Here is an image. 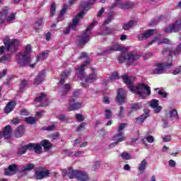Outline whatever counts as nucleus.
<instances>
[{
	"instance_id": "obj_1",
	"label": "nucleus",
	"mask_w": 181,
	"mask_h": 181,
	"mask_svg": "<svg viewBox=\"0 0 181 181\" xmlns=\"http://www.w3.org/2000/svg\"><path fill=\"white\" fill-rule=\"evenodd\" d=\"M122 80L127 87L134 94H137L139 98H146V95H151V86L146 85L145 83H139L136 87L132 83V79L127 75H123Z\"/></svg>"
},
{
	"instance_id": "obj_2",
	"label": "nucleus",
	"mask_w": 181,
	"mask_h": 181,
	"mask_svg": "<svg viewBox=\"0 0 181 181\" xmlns=\"http://www.w3.org/2000/svg\"><path fill=\"white\" fill-rule=\"evenodd\" d=\"M31 52L32 47L30 46V45H27L24 54H22V52H18L17 54V63L21 66V67H23L24 66H26V64H30L31 59L29 57V54H30Z\"/></svg>"
},
{
	"instance_id": "obj_3",
	"label": "nucleus",
	"mask_w": 181,
	"mask_h": 181,
	"mask_svg": "<svg viewBox=\"0 0 181 181\" xmlns=\"http://www.w3.org/2000/svg\"><path fill=\"white\" fill-rule=\"evenodd\" d=\"M97 25V21L92 22L83 32V33L78 36V46L83 48V46L87 45L90 42V35H91V30Z\"/></svg>"
},
{
	"instance_id": "obj_4",
	"label": "nucleus",
	"mask_w": 181,
	"mask_h": 181,
	"mask_svg": "<svg viewBox=\"0 0 181 181\" xmlns=\"http://www.w3.org/2000/svg\"><path fill=\"white\" fill-rule=\"evenodd\" d=\"M141 59L140 54H136L135 52L127 53L126 56L121 55L118 57L119 63H124L125 60H127V66H132L134 62L139 60Z\"/></svg>"
},
{
	"instance_id": "obj_5",
	"label": "nucleus",
	"mask_w": 181,
	"mask_h": 181,
	"mask_svg": "<svg viewBox=\"0 0 181 181\" xmlns=\"http://www.w3.org/2000/svg\"><path fill=\"white\" fill-rule=\"evenodd\" d=\"M68 177L69 179H77L79 181H87L88 180V174L87 173L76 170L71 168L68 170Z\"/></svg>"
},
{
	"instance_id": "obj_6",
	"label": "nucleus",
	"mask_w": 181,
	"mask_h": 181,
	"mask_svg": "<svg viewBox=\"0 0 181 181\" xmlns=\"http://www.w3.org/2000/svg\"><path fill=\"white\" fill-rule=\"evenodd\" d=\"M173 64L172 62L168 63H157L156 64V69L153 70V73L154 74H163V71H165V69H170Z\"/></svg>"
},
{
	"instance_id": "obj_7",
	"label": "nucleus",
	"mask_w": 181,
	"mask_h": 181,
	"mask_svg": "<svg viewBox=\"0 0 181 181\" xmlns=\"http://www.w3.org/2000/svg\"><path fill=\"white\" fill-rule=\"evenodd\" d=\"M83 13H84V11L76 15V16L72 20V23L69 24V27H67L66 30L64 31V35H69V33H70V29H76V26L79 23L80 19L83 18Z\"/></svg>"
},
{
	"instance_id": "obj_8",
	"label": "nucleus",
	"mask_w": 181,
	"mask_h": 181,
	"mask_svg": "<svg viewBox=\"0 0 181 181\" xmlns=\"http://www.w3.org/2000/svg\"><path fill=\"white\" fill-rule=\"evenodd\" d=\"M127 93L128 92L122 88L117 90L115 101L119 105H122V104L125 103V97H127Z\"/></svg>"
},
{
	"instance_id": "obj_9",
	"label": "nucleus",
	"mask_w": 181,
	"mask_h": 181,
	"mask_svg": "<svg viewBox=\"0 0 181 181\" xmlns=\"http://www.w3.org/2000/svg\"><path fill=\"white\" fill-rule=\"evenodd\" d=\"M88 64H90L89 59L86 60L85 64L81 65V66L75 68V74H76V76H78L81 80H83V78L86 77V69L84 67H86V66H88Z\"/></svg>"
},
{
	"instance_id": "obj_10",
	"label": "nucleus",
	"mask_w": 181,
	"mask_h": 181,
	"mask_svg": "<svg viewBox=\"0 0 181 181\" xmlns=\"http://www.w3.org/2000/svg\"><path fill=\"white\" fill-rule=\"evenodd\" d=\"M98 78V75L95 73H92L86 76L85 78V82H81V87H83L84 88H87V87H89L90 83H94V81H96Z\"/></svg>"
},
{
	"instance_id": "obj_11",
	"label": "nucleus",
	"mask_w": 181,
	"mask_h": 181,
	"mask_svg": "<svg viewBox=\"0 0 181 181\" xmlns=\"http://www.w3.org/2000/svg\"><path fill=\"white\" fill-rule=\"evenodd\" d=\"M126 139H127V138L125 136H122V133L116 134L113 136V141H115V142H113L109 145V149H112L113 148H115V146H117V145H118V144H119V142H122V141H125Z\"/></svg>"
},
{
	"instance_id": "obj_12",
	"label": "nucleus",
	"mask_w": 181,
	"mask_h": 181,
	"mask_svg": "<svg viewBox=\"0 0 181 181\" xmlns=\"http://www.w3.org/2000/svg\"><path fill=\"white\" fill-rule=\"evenodd\" d=\"M12 135V127L11 125H6L2 132H0V139L2 138H5V139H8Z\"/></svg>"
},
{
	"instance_id": "obj_13",
	"label": "nucleus",
	"mask_w": 181,
	"mask_h": 181,
	"mask_svg": "<svg viewBox=\"0 0 181 181\" xmlns=\"http://www.w3.org/2000/svg\"><path fill=\"white\" fill-rule=\"evenodd\" d=\"M45 78H46L45 71H41L40 72H39V74L35 76L33 81L34 86H40V84H42V83L45 81Z\"/></svg>"
},
{
	"instance_id": "obj_14",
	"label": "nucleus",
	"mask_w": 181,
	"mask_h": 181,
	"mask_svg": "<svg viewBox=\"0 0 181 181\" xmlns=\"http://www.w3.org/2000/svg\"><path fill=\"white\" fill-rule=\"evenodd\" d=\"M18 173V165L12 164L8 166V168H6L4 170V175L6 176H13Z\"/></svg>"
},
{
	"instance_id": "obj_15",
	"label": "nucleus",
	"mask_w": 181,
	"mask_h": 181,
	"mask_svg": "<svg viewBox=\"0 0 181 181\" xmlns=\"http://www.w3.org/2000/svg\"><path fill=\"white\" fill-rule=\"evenodd\" d=\"M28 148H30V151H34L35 153H37L38 155H40V153H42V145L40 144H33L30 143L28 144Z\"/></svg>"
},
{
	"instance_id": "obj_16",
	"label": "nucleus",
	"mask_w": 181,
	"mask_h": 181,
	"mask_svg": "<svg viewBox=\"0 0 181 181\" xmlns=\"http://www.w3.org/2000/svg\"><path fill=\"white\" fill-rule=\"evenodd\" d=\"M155 29H150L148 30L146 33H141L138 35V40H146V39H148V37H151L153 35V32H155Z\"/></svg>"
},
{
	"instance_id": "obj_17",
	"label": "nucleus",
	"mask_w": 181,
	"mask_h": 181,
	"mask_svg": "<svg viewBox=\"0 0 181 181\" xmlns=\"http://www.w3.org/2000/svg\"><path fill=\"white\" fill-rule=\"evenodd\" d=\"M81 108V103H76V100L71 98L69 100V111H76Z\"/></svg>"
},
{
	"instance_id": "obj_18",
	"label": "nucleus",
	"mask_w": 181,
	"mask_h": 181,
	"mask_svg": "<svg viewBox=\"0 0 181 181\" xmlns=\"http://www.w3.org/2000/svg\"><path fill=\"white\" fill-rule=\"evenodd\" d=\"M49 175H50V173H49V170H42V171H36L35 172V179L36 180H40L43 179L44 177H49Z\"/></svg>"
},
{
	"instance_id": "obj_19",
	"label": "nucleus",
	"mask_w": 181,
	"mask_h": 181,
	"mask_svg": "<svg viewBox=\"0 0 181 181\" xmlns=\"http://www.w3.org/2000/svg\"><path fill=\"white\" fill-rule=\"evenodd\" d=\"M15 107H16V102L15 100H11L8 102L4 108V112L6 114H9L10 112H12Z\"/></svg>"
},
{
	"instance_id": "obj_20",
	"label": "nucleus",
	"mask_w": 181,
	"mask_h": 181,
	"mask_svg": "<svg viewBox=\"0 0 181 181\" xmlns=\"http://www.w3.org/2000/svg\"><path fill=\"white\" fill-rule=\"evenodd\" d=\"M93 1H81L80 4V8H82L83 10L81 12H83L82 13V16L86 13V11H89L90 6L93 5Z\"/></svg>"
},
{
	"instance_id": "obj_21",
	"label": "nucleus",
	"mask_w": 181,
	"mask_h": 181,
	"mask_svg": "<svg viewBox=\"0 0 181 181\" xmlns=\"http://www.w3.org/2000/svg\"><path fill=\"white\" fill-rule=\"evenodd\" d=\"M40 144L45 151H50V149H52V148L53 147V144L50 143V141H49V140L47 139L42 140L41 141H40Z\"/></svg>"
},
{
	"instance_id": "obj_22",
	"label": "nucleus",
	"mask_w": 181,
	"mask_h": 181,
	"mask_svg": "<svg viewBox=\"0 0 181 181\" xmlns=\"http://www.w3.org/2000/svg\"><path fill=\"white\" fill-rule=\"evenodd\" d=\"M25 126H19L16 128V132H15V136L16 138H21L23 136V135L25 134Z\"/></svg>"
},
{
	"instance_id": "obj_23",
	"label": "nucleus",
	"mask_w": 181,
	"mask_h": 181,
	"mask_svg": "<svg viewBox=\"0 0 181 181\" xmlns=\"http://www.w3.org/2000/svg\"><path fill=\"white\" fill-rule=\"evenodd\" d=\"M149 117V112H145L144 114L141 115L140 117H136L135 119L136 124H144L145 122V119H146Z\"/></svg>"
},
{
	"instance_id": "obj_24",
	"label": "nucleus",
	"mask_w": 181,
	"mask_h": 181,
	"mask_svg": "<svg viewBox=\"0 0 181 181\" xmlns=\"http://www.w3.org/2000/svg\"><path fill=\"white\" fill-rule=\"evenodd\" d=\"M67 9H69V6L65 4L64 8H62L59 15L58 16V21H64V13L67 12Z\"/></svg>"
},
{
	"instance_id": "obj_25",
	"label": "nucleus",
	"mask_w": 181,
	"mask_h": 181,
	"mask_svg": "<svg viewBox=\"0 0 181 181\" xmlns=\"http://www.w3.org/2000/svg\"><path fill=\"white\" fill-rule=\"evenodd\" d=\"M134 25H136V21H129L127 23L123 24L122 29H124V30H129Z\"/></svg>"
},
{
	"instance_id": "obj_26",
	"label": "nucleus",
	"mask_w": 181,
	"mask_h": 181,
	"mask_svg": "<svg viewBox=\"0 0 181 181\" xmlns=\"http://www.w3.org/2000/svg\"><path fill=\"white\" fill-rule=\"evenodd\" d=\"M35 168V165L32 164V163H28L27 165H25L23 168H21L20 170V172L21 173H23L25 172H29L30 170H33V169Z\"/></svg>"
},
{
	"instance_id": "obj_27",
	"label": "nucleus",
	"mask_w": 181,
	"mask_h": 181,
	"mask_svg": "<svg viewBox=\"0 0 181 181\" xmlns=\"http://www.w3.org/2000/svg\"><path fill=\"white\" fill-rule=\"evenodd\" d=\"M181 53V43L177 46V48L174 51H169L168 56L172 57L174 54L175 56H177V54H180Z\"/></svg>"
},
{
	"instance_id": "obj_28",
	"label": "nucleus",
	"mask_w": 181,
	"mask_h": 181,
	"mask_svg": "<svg viewBox=\"0 0 181 181\" xmlns=\"http://www.w3.org/2000/svg\"><path fill=\"white\" fill-rule=\"evenodd\" d=\"M146 165H148L146 160H143L139 165V170H140V173L143 174L145 172Z\"/></svg>"
},
{
	"instance_id": "obj_29",
	"label": "nucleus",
	"mask_w": 181,
	"mask_h": 181,
	"mask_svg": "<svg viewBox=\"0 0 181 181\" xmlns=\"http://www.w3.org/2000/svg\"><path fill=\"white\" fill-rule=\"evenodd\" d=\"M30 151V148H29V144L25 145L23 147L20 148L18 151H17V155L21 156L25 155L26 153V151Z\"/></svg>"
},
{
	"instance_id": "obj_30",
	"label": "nucleus",
	"mask_w": 181,
	"mask_h": 181,
	"mask_svg": "<svg viewBox=\"0 0 181 181\" xmlns=\"http://www.w3.org/2000/svg\"><path fill=\"white\" fill-rule=\"evenodd\" d=\"M40 26H43V18H38L35 22L34 28H35V32H37V30H39V28H40Z\"/></svg>"
},
{
	"instance_id": "obj_31",
	"label": "nucleus",
	"mask_w": 181,
	"mask_h": 181,
	"mask_svg": "<svg viewBox=\"0 0 181 181\" xmlns=\"http://www.w3.org/2000/svg\"><path fill=\"white\" fill-rule=\"evenodd\" d=\"M173 26H174V30L175 33L181 30V19L177 20L175 23L173 24Z\"/></svg>"
},
{
	"instance_id": "obj_32",
	"label": "nucleus",
	"mask_w": 181,
	"mask_h": 181,
	"mask_svg": "<svg viewBox=\"0 0 181 181\" xmlns=\"http://www.w3.org/2000/svg\"><path fill=\"white\" fill-rule=\"evenodd\" d=\"M3 42L7 49V52H9L11 50V38H9V37H6L3 40Z\"/></svg>"
},
{
	"instance_id": "obj_33",
	"label": "nucleus",
	"mask_w": 181,
	"mask_h": 181,
	"mask_svg": "<svg viewBox=\"0 0 181 181\" xmlns=\"http://www.w3.org/2000/svg\"><path fill=\"white\" fill-rule=\"evenodd\" d=\"M24 121L27 122V124H30V125H33L36 124V117H28L24 119Z\"/></svg>"
},
{
	"instance_id": "obj_34",
	"label": "nucleus",
	"mask_w": 181,
	"mask_h": 181,
	"mask_svg": "<svg viewBox=\"0 0 181 181\" xmlns=\"http://www.w3.org/2000/svg\"><path fill=\"white\" fill-rule=\"evenodd\" d=\"M109 50L110 52H122V50H124V47H122V46L112 45L110 47Z\"/></svg>"
},
{
	"instance_id": "obj_35",
	"label": "nucleus",
	"mask_w": 181,
	"mask_h": 181,
	"mask_svg": "<svg viewBox=\"0 0 181 181\" xmlns=\"http://www.w3.org/2000/svg\"><path fill=\"white\" fill-rule=\"evenodd\" d=\"M170 118L172 119H175V118L179 119V115L177 114V111L176 110L173 109L170 112Z\"/></svg>"
},
{
	"instance_id": "obj_36",
	"label": "nucleus",
	"mask_w": 181,
	"mask_h": 181,
	"mask_svg": "<svg viewBox=\"0 0 181 181\" xmlns=\"http://www.w3.org/2000/svg\"><path fill=\"white\" fill-rule=\"evenodd\" d=\"M46 94L41 93L38 97L35 98L34 101L36 103H42V101L46 98Z\"/></svg>"
},
{
	"instance_id": "obj_37",
	"label": "nucleus",
	"mask_w": 181,
	"mask_h": 181,
	"mask_svg": "<svg viewBox=\"0 0 181 181\" xmlns=\"http://www.w3.org/2000/svg\"><path fill=\"white\" fill-rule=\"evenodd\" d=\"M131 105L132 111H138V110H141V107H142L141 103H132Z\"/></svg>"
},
{
	"instance_id": "obj_38",
	"label": "nucleus",
	"mask_w": 181,
	"mask_h": 181,
	"mask_svg": "<svg viewBox=\"0 0 181 181\" xmlns=\"http://www.w3.org/2000/svg\"><path fill=\"white\" fill-rule=\"evenodd\" d=\"M105 119H110V118H112V111H111V110H105Z\"/></svg>"
},
{
	"instance_id": "obj_39",
	"label": "nucleus",
	"mask_w": 181,
	"mask_h": 181,
	"mask_svg": "<svg viewBox=\"0 0 181 181\" xmlns=\"http://www.w3.org/2000/svg\"><path fill=\"white\" fill-rule=\"evenodd\" d=\"M119 78H121V77L118 74V72L115 71L112 73L111 76H110V80L111 81H114V80H119Z\"/></svg>"
},
{
	"instance_id": "obj_40",
	"label": "nucleus",
	"mask_w": 181,
	"mask_h": 181,
	"mask_svg": "<svg viewBox=\"0 0 181 181\" xmlns=\"http://www.w3.org/2000/svg\"><path fill=\"white\" fill-rule=\"evenodd\" d=\"M49 56V50H46L42 52V54L40 56H37V60H45L46 57Z\"/></svg>"
},
{
	"instance_id": "obj_41",
	"label": "nucleus",
	"mask_w": 181,
	"mask_h": 181,
	"mask_svg": "<svg viewBox=\"0 0 181 181\" xmlns=\"http://www.w3.org/2000/svg\"><path fill=\"white\" fill-rule=\"evenodd\" d=\"M127 123H121L117 129V134H122V136H123L122 135H124V132L122 131L125 129V127H127Z\"/></svg>"
},
{
	"instance_id": "obj_42",
	"label": "nucleus",
	"mask_w": 181,
	"mask_h": 181,
	"mask_svg": "<svg viewBox=\"0 0 181 181\" xmlns=\"http://www.w3.org/2000/svg\"><path fill=\"white\" fill-rule=\"evenodd\" d=\"M57 4L55 2H52L50 6V16H54V12H56Z\"/></svg>"
},
{
	"instance_id": "obj_43",
	"label": "nucleus",
	"mask_w": 181,
	"mask_h": 181,
	"mask_svg": "<svg viewBox=\"0 0 181 181\" xmlns=\"http://www.w3.org/2000/svg\"><path fill=\"white\" fill-rule=\"evenodd\" d=\"M173 32H175V25L173 24L170 25L169 27L164 30L165 33H172Z\"/></svg>"
},
{
	"instance_id": "obj_44",
	"label": "nucleus",
	"mask_w": 181,
	"mask_h": 181,
	"mask_svg": "<svg viewBox=\"0 0 181 181\" xmlns=\"http://www.w3.org/2000/svg\"><path fill=\"white\" fill-rule=\"evenodd\" d=\"M100 166H101L100 161H95L94 163V164L92 165V170L93 172H95V170H97V169H100Z\"/></svg>"
},
{
	"instance_id": "obj_45",
	"label": "nucleus",
	"mask_w": 181,
	"mask_h": 181,
	"mask_svg": "<svg viewBox=\"0 0 181 181\" xmlns=\"http://www.w3.org/2000/svg\"><path fill=\"white\" fill-rule=\"evenodd\" d=\"M158 105H159V100H155V99H153L151 100V103L150 104V106L151 107V108H156V107H158Z\"/></svg>"
},
{
	"instance_id": "obj_46",
	"label": "nucleus",
	"mask_w": 181,
	"mask_h": 181,
	"mask_svg": "<svg viewBox=\"0 0 181 181\" xmlns=\"http://www.w3.org/2000/svg\"><path fill=\"white\" fill-rule=\"evenodd\" d=\"M28 86V80L23 79L21 81V85L20 86V91H23V88Z\"/></svg>"
},
{
	"instance_id": "obj_47",
	"label": "nucleus",
	"mask_w": 181,
	"mask_h": 181,
	"mask_svg": "<svg viewBox=\"0 0 181 181\" xmlns=\"http://www.w3.org/2000/svg\"><path fill=\"white\" fill-rule=\"evenodd\" d=\"M111 29L108 27H106L102 32L103 36H107V35H111Z\"/></svg>"
},
{
	"instance_id": "obj_48",
	"label": "nucleus",
	"mask_w": 181,
	"mask_h": 181,
	"mask_svg": "<svg viewBox=\"0 0 181 181\" xmlns=\"http://www.w3.org/2000/svg\"><path fill=\"white\" fill-rule=\"evenodd\" d=\"M121 156L122 158V159H124V160H129L131 159V156L129 155V153H127V152H124L121 154Z\"/></svg>"
},
{
	"instance_id": "obj_49",
	"label": "nucleus",
	"mask_w": 181,
	"mask_h": 181,
	"mask_svg": "<svg viewBox=\"0 0 181 181\" xmlns=\"http://www.w3.org/2000/svg\"><path fill=\"white\" fill-rule=\"evenodd\" d=\"M72 72H73V69H69L66 71V72H63L61 74V77L67 78V77H69V76H70V74H71Z\"/></svg>"
},
{
	"instance_id": "obj_50",
	"label": "nucleus",
	"mask_w": 181,
	"mask_h": 181,
	"mask_svg": "<svg viewBox=\"0 0 181 181\" xmlns=\"http://www.w3.org/2000/svg\"><path fill=\"white\" fill-rule=\"evenodd\" d=\"M62 90H65V91H70V90L71 89V86L69 83H65L63 85V86L62 87Z\"/></svg>"
},
{
	"instance_id": "obj_51",
	"label": "nucleus",
	"mask_w": 181,
	"mask_h": 181,
	"mask_svg": "<svg viewBox=\"0 0 181 181\" xmlns=\"http://www.w3.org/2000/svg\"><path fill=\"white\" fill-rule=\"evenodd\" d=\"M158 45H170V40L164 38L158 42Z\"/></svg>"
},
{
	"instance_id": "obj_52",
	"label": "nucleus",
	"mask_w": 181,
	"mask_h": 181,
	"mask_svg": "<svg viewBox=\"0 0 181 181\" xmlns=\"http://www.w3.org/2000/svg\"><path fill=\"white\" fill-rule=\"evenodd\" d=\"M9 59H11V56L9 54L3 55L0 58V63H1L2 62H6L9 60Z\"/></svg>"
},
{
	"instance_id": "obj_53",
	"label": "nucleus",
	"mask_w": 181,
	"mask_h": 181,
	"mask_svg": "<svg viewBox=\"0 0 181 181\" xmlns=\"http://www.w3.org/2000/svg\"><path fill=\"white\" fill-rule=\"evenodd\" d=\"M11 122L13 125H18V124L21 123V119L19 117H14L11 119Z\"/></svg>"
},
{
	"instance_id": "obj_54",
	"label": "nucleus",
	"mask_w": 181,
	"mask_h": 181,
	"mask_svg": "<svg viewBox=\"0 0 181 181\" xmlns=\"http://www.w3.org/2000/svg\"><path fill=\"white\" fill-rule=\"evenodd\" d=\"M75 117L78 122H83V121H84V117L81 114H76Z\"/></svg>"
},
{
	"instance_id": "obj_55",
	"label": "nucleus",
	"mask_w": 181,
	"mask_h": 181,
	"mask_svg": "<svg viewBox=\"0 0 181 181\" xmlns=\"http://www.w3.org/2000/svg\"><path fill=\"white\" fill-rule=\"evenodd\" d=\"M57 119H59V121H62V122H66V121H67L65 115H59L57 116Z\"/></svg>"
},
{
	"instance_id": "obj_56",
	"label": "nucleus",
	"mask_w": 181,
	"mask_h": 181,
	"mask_svg": "<svg viewBox=\"0 0 181 181\" xmlns=\"http://www.w3.org/2000/svg\"><path fill=\"white\" fill-rule=\"evenodd\" d=\"M11 47H16V46H18V45H19V41L16 39H13L11 42Z\"/></svg>"
},
{
	"instance_id": "obj_57",
	"label": "nucleus",
	"mask_w": 181,
	"mask_h": 181,
	"mask_svg": "<svg viewBox=\"0 0 181 181\" xmlns=\"http://www.w3.org/2000/svg\"><path fill=\"white\" fill-rule=\"evenodd\" d=\"M59 94L60 97H66V95L69 94V92L67 90H65L64 89H62L59 91Z\"/></svg>"
},
{
	"instance_id": "obj_58",
	"label": "nucleus",
	"mask_w": 181,
	"mask_h": 181,
	"mask_svg": "<svg viewBox=\"0 0 181 181\" xmlns=\"http://www.w3.org/2000/svg\"><path fill=\"white\" fill-rule=\"evenodd\" d=\"M86 125H87V124H86V122H82L79 127H78L77 128V131H84V129H86Z\"/></svg>"
},
{
	"instance_id": "obj_59",
	"label": "nucleus",
	"mask_w": 181,
	"mask_h": 181,
	"mask_svg": "<svg viewBox=\"0 0 181 181\" xmlns=\"http://www.w3.org/2000/svg\"><path fill=\"white\" fill-rule=\"evenodd\" d=\"M158 95H161L163 98H166V97H168V93L163 90H160L158 91Z\"/></svg>"
},
{
	"instance_id": "obj_60",
	"label": "nucleus",
	"mask_w": 181,
	"mask_h": 181,
	"mask_svg": "<svg viewBox=\"0 0 181 181\" xmlns=\"http://www.w3.org/2000/svg\"><path fill=\"white\" fill-rule=\"evenodd\" d=\"M181 73V65L178 67L176 68L173 71V74L174 76H176L177 74H180Z\"/></svg>"
},
{
	"instance_id": "obj_61",
	"label": "nucleus",
	"mask_w": 181,
	"mask_h": 181,
	"mask_svg": "<svg viewBox=\"0 0 181 181\" xmlns=\"http://www.w3.org/2000/svg\"><path fill=\"white\" fill-rule=\"evenodd\" d=\"M16 14L11 13L10 16H8L6 19L7 22H12V21H15Z\"/></svg>"
},
{
	"instance_id": "obj_62",
	"label": "nucleus",
	"mask_w": 181,
	"mask_h": 181,
	"mask_svg": "<svg viewBox=\"0 0 181 181\" xmlns=\"http://www.w3.org/2000/svg\"><path fill=\"white\" fill-rule=\"evenodd\" d=\"M146 141L149 144H153V142L155 141V138H153V136H148L146 137Z\"/></svg>"
},
{
	"instance_id": "obj_63",
	"label": "nucleus",
	"mask_w": 181,
	"mask_h": 181,
	"mask_svg": "<svg viewBox=\"0 0 181 181\" xmlns=\"http://www.w3.org/2000/svg\"><path fill=\"white\" fill-rule=\"evenodd\" d=\"M0 13L1 15H2V16H5L6 18L8 16V14L9 13V11H8V10L6 9H3L0 12Z\"/></svg>"
},
{
	"instance_id": "obj_64",
	"label": "nucleus",
	"mask_w": 181,
	"mask_h": 181,
	"mask_svg": "<svg viewBox=\"0 0 181 181\" xmlns=\"http://www.w3.org/2000/svg\"><path fill=\"white\" fill-rule=\"evenodd\" d=\"M78 95H80V89H76L74 91V93H73V97H78Z\"/></svg>"
}]
</instances>
